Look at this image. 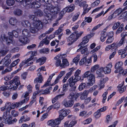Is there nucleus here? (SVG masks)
Returning <instances> with one entry per match:
<instances>
[{
	"instance_id": "79ce46f5",
	"label": "nucleus",
	"mask_w": 127,
	"mask_h": 127,
	"mask_svg": "<svg viewBox=\"0 0 127 127\" xmlns=\"http://www.w3.org/2000/svg\"><path fill=\"white\" fill-rule=\"evenodd\" d=\"M53 1L52 0H43L42 2V3L45 2L46 4H48L49 5V6H48V5H47V6L50 7L51 5V3Z\"/></svg>"
},
{
	"instance_id": "7c9ffc66",
	"label": "nucleus",
	"mask_w": 127,
	"mask_h": 127,
	"mask_svg": "<svg viewBox=\"0 0 127 127\" xmlns=\"http://www.w3.org/2000/svg\"><path fill=\"white\" fill-rule=\"evenodd\" d=\"M18 34V32L15 30H13L12 32H9L8 33V35H10L13 38L14 37H17Z\"/></svg>"
},
{
	"instance_id": "e433bc0d",
	"label": "nucleus",
	"mask_w": 127,
	"mask_h": 127,
	"mask_svg": "<svg viewBox=\"0 0 127 127\" xmlns=\"http://www.w3.org/2000/svg\"><path fill=\"white\" fill-rule=\"evenodd\" d=\"M107 36V33L105 32H104L101 34L100 38L101 41L102 42H104Z\"/></svg>"
},
{
	"instance_id": "ddd939ff",
	"label": "nucleus",
	"mask_w": 127,
	"mask_h": 127,
	"mask_svg": "<svg viewBox=\"0 0 127 127\" xmlns=\"http://www.w3.org/2000/svg\"><path fill=\"white\" fill-rule=\"evenodd\" d=\"M70 112L69 109H64L59 111V117L61 119H63L65 117H66Z\"/></svg>"
},
{
	"instance_id": "9b49d317",
	"label": "nucleus",
	"mask_w": 127,
	"mask_h": 127,
	"mask_svg": "<svg viewBox=\"0 0 127 127\" xmlns=\"http://www.w3.org/2000/svg\"><path fill=\"white\" fill-rule=\"evenodd\" d=\"M76 82V81L74 79L73 76H72L68 80L67 83L69 86L71 87H73L72 88V91H75L76 88V87L75 86H74Z\"/></svg>"
},
{
	"instance_id": "0eeeda50",
	"label": "nucleus",
	"mask_w": 127,
	"mask_h": 127,
	"mask_svg": "<svg viewBox=\"0 0 127 127\" xmlns=\"http://www.w3.org/2000/svg\"><path fill=\"white\" fill-rule=\"evenodd\" d=\"M11 84L8 88L11 90H16L19 85L21 84L19 80V77L18 76H15L13 79L11 80Z\"/></svg>"
},
{
	"instance_id": "f3484780",
	"label": "nucleus",
	"mask_w": 127,
	"mask_h": 127,
	"mask_svg": "<svg viewBox=\"0 0 127 127\" xmlns=\"http://www.w3.org/2000/svg\"><path fill=\"white\" fill-rule=\"evenodd\" d=\"M107 65L109 67L107 66L104 68L103 67V72L106 74H108L110 73L111 71V68L112 67V65L111 63H109Z\"/></svg>"
},
{
	"instance_id": "6ab92c4d",
	"label": "nucleus",
	"mask_w": 127,
	"mask_h": 127,
	"mask_svg": "<svg viewBox=\"0 0 127 127\" xmlns=\"http://www.w3.org/2000/svg\"><path fill=\"white\" fill-rule=\"evenodd\" d=\"M123 85V83H122L121 84H119L117 86V88H118V91L119 92L120 94H121L123 93L126 89V86H124L122 88Z\"/></svg>"
},
{
	"instance_id": "9d476101",
	"label": "nucleus",
	"mask_w": 127,
	"mask_h": 127,
	"mask_svg": "<svg viewBox=\"0 0 127 127\" xmlns=\"http://www.w3.org/2000/svg\"><path fill=\"white\" fill-rule=\"evenodd\" d=\"M63 56H64V58L66 56V54H62V53H60L54 58V59L56 60L55 65L56 67L60 66L61 67V61L60 58L61 57H63Z\"/></svg>"
},
{
	"instance_id": "4468645a",
	"label": "nucleus",
	"mask_w": 127,
	"mask_h": 127,
	"mask_svg": "<svg viewBox=\"0 0 127 127\" xmlns=\"http://www.w3.org/2000/svg\"><path fill=\"white\" fill-rule=\"evenodd\" d=\"M34 1L29 4L27 6L30 8H33L36 9L39 8L41 6L40 2L39 1ZM31 2V1H30Z\"/></svg>"
},
{
	"instance_id": "4d7b16f0",
	"label": "nucleus",
	"mask_w": 127,
	"mask_h": 127,
	"mask_svg": "<svg viewBox=\"0 0 127 127\" xmlns=\"http://www.w3.org/2000/svg\"><path fill=\"white\" fill-rule=\"evenodd\" d=\"M82 76H74V79L75 81L77 82L79 80H80L81 82H82L83 80H82Z\"/></svg>"
},
{
	"instance_id": "f257e3e1",
	"label": "nucleus",
	"mask_w": 127,
	"mask_h": 127,
	"mask_svg": "<svg viewBox=\"0 0 127 127\" xmlns=\"http://www.w3.org/2000/svg\"><path fill=\"white\" fill-rule=\"evenodd\" d=\"M32 17V18L33 27H31V24L28 21H26L25 23L26 26V27H30L31 32L34 33L37 32L36 29L39 30L42 29L43 27V23L39 20L36 16L33 15Z\"/></svg>"
},
{
	"instance_id": "20e7f679",
	"label": "nucleus",
	"mask_w": 127,
	"mask_h": 127,
	"mask_svg": "<svg viewBox=\"0 0 127 127\" xmlns=\"http://www.w3.org/2000/svg\"><path fill=\"white\" fill-rule=\"evenodd\" d=\"M49 11L50 13H46L45 17V20L47 21L46 23H48V22H50L52 20L54 15L59 12L60 9L58 7H55L50 9Z\"/></svg>"
},
{
	"instance_id": "ea45409f",
	"label": "nucleus",
	"mask_w": 127,
	"mask_h": 127,
	"mask_svg": "<svg viewBox=\"0 0 127 127\" xmlns=\"http://www.w3.org/2000/svg\"><path fill=\"white\" fill-rule=\"evenodd\" d=\"M101 114L100 111L98 110H97L95 112L94 114V116L96 119L99 118L101 116Z\"/></svg>"
},
{
	"instance_id": "3c124183",
	"label": "nucleus",
	"mask_w": 127,
	"mask_h": 127,
	"mask_svg": "<svg viewBox=\"0 0 127 127\" xmlns=\"http://www.w3.org/2000/svg\"><path fill=\"white\" fill-rule=\"evenodd\" d=\"M11 103L8 102H7L5 104L4 107L6 109V111H7V113L8 112H10L8 110V109L10 108V106L11 105Z\"/></svg>"
},
{
	"instance_id": "c9c22d12",
	"label": "nucleus",
	"mask_w": 127,
	"mask_h": 127,
	"mask_svg": "<svg viewBox=\"0 0 127 127\" xmlns=\"http://www.w3.org/2000/svg\"><path fill=\"white\" fill-rule=\"evenodd\" d=\"M120 17L121 19H124L125 21H127V11H126L122 13Z\"/></svg>"
},
{
	"instance_id": "0e129e2a",
	"label": "nucleus",
	"mask_w": 127,
	"mask_h": 127,
	"mask_svg": "<svg viewBox=\"0 0 127 127\" xmlns=\"http://www.w3.org/2000/svg\"><path fill=\"white\" fill-rule=\"evenodd\" d=\"M36 46V44H32V45H29L27 47V49L29 50H32Z\"/></svg>"
},
{
	"instance_id": "338daca9",
	"label": "nucleus",
	"mask_w": 127,
	"mask_h": 127,
	"mask_svg": "<svg viewBox=\"0 0 127 127\" xmlns=\"http://www.w3.org/2000/svg\"><path fill=\"white\" fill-rule=\"evenodd\" d=\"M28 73L27 72H24L21 75V78L25 80L26 79Z\"/></svg>"
},
{
	"instance_id": "774afa93",
	"label": "nucleus",
	"mask_w": 127,
	"mask_h": 127,
	"mask_svg": "<svg viewBox=\"0 0 127 127\" xmlns=\"http://www.w3.org/2000/svg\"><path fill=\"white\" fill-rule=\"evenodd\" d=\"M9 87L7 86L3 85L0 87V89L1 90V91H4L7 90L8 88Z\"/></svg>"
},
{
	"instance_id": "bf43d9fd",
	"label": "nucleus",
	"mask_w": 127,
	"mask_h": 127,
	"mask_svg": "<svg viewBox=\"0 0 127 127\" xmlns=\"http://www.w3.org/2000/svg\"><path fill=\"white\" fill-rule=\"evenodd\" d=\"M11 114L13 117H16L18 115L19 113L15 110H13L11 111Z\"/></svg>"
},
{
	"instance_id": "aec40b11",
	"label": "nucleus",
	"mask_w": 127,
	"mask_h": 127,
	"mask_svg": "<svg viewBox=\"0 0 127 127\" xmlns=\"http://www.w3.org/2000/svg\"><path fill=\"white\" fill-rule=\"evenodd\" d=\"M9 22L11 25L17 26L16 25L18 23V20L15 18H10Z\"/></svg>"
},
{
	"instance_id": "a18cd8bd",
	"label": "nucleus",
	"mask_w": 127,
	"mask_h": 127,
	"mask_svg": "<svg viewBox=\"0 0 127 127\" xmlns=\"http://www.w3.org/2000/svg\"><path fill=\"white\" fill-rule=\"evenodd\" d=\"M99 65L98 64H96L92 66L91 69V71L92 72H94L96 70L99 68Z\"/></svg>"
},
{
	"instance_id": "4be33fe9",
	"label": "nucleus",
	"mask_w": 127,
	"mask_h": 127,
	"mask_svg": "<svg viewBox=\"0 0 127 127\" xmlns=\"http://www.w3.org/2000/svg\"><path fill=\"white\" fill-rule=\"evenodd\" d=\"M75 5L74 4H71L69 6L65 8L64 10L66 12H71L73 11L74 9Z\"/></svg>"
},
{
	"instance_id": "b1692460",
	"label": "nucleus",
	"mask_w": 127,
	"mask_h": 127,
	"mask_svg": "<svg viewBox=\"0 0 127 127\" xmlns=\"http://www.w3.org/2000/svg\"><path fill=\"white\" fill-rule=\"evenodd\" d=\"M103 72V67H101L99 68L96 71V73L98 75V77L103 78L104 76V75L102 74Z\"/></svg>"
},
{
	"instance_id": "5701e85b",
	"label": "nucleus",
	"mask_w": 127,
	"mask_h": 127,
	"mask_svg": "<svg viewBox=\"0 0 127 127\" xmlns=\"http://www.w3.org/2000/svg\"><path fill=\"white\" fill-rule=\"evenodd\" d=\"M46 60V58L45 57H43L37 59L36 60V62L40 63L39 65H41L45 63Z\"/></svg>"
},
{
	"instance_id": "6e6552de",
	"label": "nucleus",
	"mask_w": 127,
	"mask_h": 127,
	"mask_svg": "<svg viewBox=\"0 0 127 127\" xmlns=\"http://www.w3.org/2000/svg\"><path fill=\"white\" fill-rule=\"evenodd\" d=\"M13 38V37L10 35H8V38L7 36H6L5 34H2L0 37V41L1 42L5 41L7 45H9L12 43Z\"/></svg>"
},
{
	"instance_id": "c03bdc74",
	"label": "nucleus",
	"mask_w": 127,
	"mask_h": 127,
	"mask_svg": "<svg viewBox=\"0 0 127 127\" xmlns=\"http://www.w3.org/2000/svg\"><path fill=\"white\" fill-rule=\"evenodd\" d=\"M63 94H60L54 97L52 99V102L54 103L56 102L58 100L59 98L61 97Z\"/></svg>"
},
{
	"instance_id": "a19ab883",
	"label": "nucleus",
	"mask_w": 127,
	"mask_h": 127,
	"mask_svg": "<svg viewBox=\"0 0 127 127\" xmlns=\"http://www.w3.org/2000/svg\"><path fill=\"white\" fill-rule=\"evenodd\" d=\"M123 12L122 11V10L121 8H120L115 11L113 13L114 15V14H117V15L119 16L120 15H121Z\"/></svg>"
},
{
	"instance_id": "72a5a7b5",
	"label": "nucleus",
	"mask_w": 127,
	"mask_h": 127,
	"mask_svg": "<svg viewBox=\"0 0 127 127\" xmlns=\"http://www.w3.org/2000/svg\"><path fill=\"white\" fill-rule=\"evenodd\" d=\"M87 83H86V84L85 83H81L79 86L78 87V89L80 91H81L83 90L85 87H87L88 86H89L87 85Z\"/></svg>"
},
{
	"instance_id": "f8f14e48",
	"label": "nucleus",
	"mask_w": 127,
	"mask_h": 127,
	"mask_svg": "<svg viewBox=\"0 0 127 127\" xmlns=\"http://www.w3.org/2000/svg\"><path fill=\"white\" fill-rule=\"evenodd\" d=\"M43 81V76L41 74L39 75L38 77L35 78L34 80V83L37 84L35 85L36 89L37 90H39V89L40 84L38 83H41Z\"/></svg>"
},
{
	"instance_id": "a878e982",
	"label": "nucleus",
	"mask_w": 127,
	"mask_h": 127,
	"mask_svg": "<svg viewBox=\"0 0 127 127\" xmlns=\"http://www.w3.org/2000/svg\"><path fill=\"white\" fill-rule=\"evenodd\" d=\"M65 73V71H62L60 72V74L56 78L55 80L54 83L57 84L59 81L60 78L64 75Z\"/></svg>"
},
{
	"instance_id": "c756f323",
	"label": "nucleus",
	"mask_w": 127,
	"mask_h": 127,
	"mask_svg": "<svg viewBox=\"0 0 127 127\" xmlns=\"http://www.w3.org/2000/svg\"><path fill=\"white\" fill-rule=\"evenodd\" d=\"M89 94V91L88 90H85L82 94L80 97L81 100H84L87 97Z\"/></svg>"
},
{
	"instance_id": "c85d7f7f",
	"label": "nucleus",
	"mask_w": 127,
	"mask_h": 127,
	"mask_svg": "<svg viewBox=\"0 0 127 127\" xmlns=\"http://www.w3.org/2000/svg\"><path fill=\"white\" fill-rule=\"evenodd\" d=\"M62 62V63L61 65L62 68H64L65 67L69 65V63L66 59H63Z\"/></svg>"
},
{
	"instance_id": "49530a36",
	"label": "nucleus",
	"mask_w": 127,
	"mask_h": 127,
	"mask_svg": "<svg viewBox=\"0 0 127 127\" xmlns=\"http://www.w3.org/2000/svg\"><path fill=\"white\" fill-rule=\"evenodd\" d=\"M47 123L49 125L51 126L52 127L56 126L54 120L53 119L49 120Z\"/></svg>"
},
{
	"instance_id": "dca6fc26",
	"label": "nucleus",
	"mask_w": 127,
	"mask_h": 127,
	"mask_svg": "<svg viewBox=\"0 0 127 127\" xmlns=\"http://www.w3.org/2000/svg\"><path fill=\"white\" fill-rule=\"evenodd\" d=\"M80 95L79 93H76L73 92H71L68 96V97L70 100H72L74 101V99L76 101L78 97Z\"/></svg>"
},
{
	"instance_id": "39448f33",
	"label": "nucleus",
	"mask_w": 127,
	"mask_h": 127,
	"mask_svg": "<svg viewBox=\"0 0 127 127\" xmlns=\"http://www.w3.org/2000/svg\"><path fill=\"white\" fill-rule=\"evenodd\" d=\"M22 33L23 36L19 37V41L22 45H25L29 42L28 37L30 36V33L28 30L24 29L22 31Z\"/></svg>"
},
{
	"instance_id": "2f4dec72",
	"label": "nucleus",
	"mask_w": 127,
	"mask_h": 127,
	"mask_svg": "<svg viewBox=\"0 0 127 127\" xmlns=\"http://www.w3.org/2000/svg\"><path fill=\"white\" fill-rule=\"evenodd\" d=\"M55 75V73H53L49 76V78L48 79L47 82L44 84L42 87H46L49 86V83L50 82L51 79Z\"/></svg>"
},
{
	"instance_id": "5fc2aeb1",
	"label": "nucleus",
	"mask_w": 127,
	"mask_h": 127,
	"mask_svg": "<svg viewBox=\"0 0 127 127\" xmlns=\"http://www.w3.org/2000/svg\"><path fill=\"white\" fill-rule=\"evenodd\" d=\"M25 102V99H24L23 100L20 102H18L15 103L16 106L17 108L19 107L20 106L22 105Z\"/></svg>"
},
{
	"instance_id": "7ed1b4c3",
	"label": "nucleus",
	"mask_w": 127,
	"mask_h": 127,
	"mask_svg": "<svg viewBox=\"0 0 127 127\" xmlns=\"http://www.w3.org/2000/svg\"><path fill=\"white\" fill-rule=\"evenodd\" d=\"M90 71H87L82 76V80H83L85 78H87L88 82L87 83V85L92 86L95 82V76Z\"/></svg>"
},
{
	"instance_id": "37998d69",
	"label": "nucleus",
	"mask_w": 127,
	"mask_h": 127,
	"mask_svg": "<svg viewBox=\"0 0 127 127\" xmlns=\"http://www.w3.org/2000/svg\"><path fill=\"white\" fill-rule=\"evenodd\" d=\"M34 14L37 16L41 17L43 15V13L41 10H38L35 12Z\"/></svg>"
},
{
	"instance_id": "e2e57ef3",
	"label": "nucleus",
	"mask_w": 127,
	"mask_h": 127,
	"mask_svg": "<svg viewBox=\"0 0 127 127\" xmlns=\"http://www.w3.org/2000/svg\"><path fill=\"white\" fill-rule=\"evenodd\" d=\"M100 1L99 0H97L95 1L91 5L92 7H95L97 6L100 3Z\"/></svg>"
},
{
	"instance_id": "f704fd0d",
	"label": "nucleus",
	"mask_w": 127,
	"mask_h": 127,
	"mask_svg": "<svg viewBox=\"0 0 127 127\" xmlns=\"http://www.w3.org/2000/svg\"><path fill=\"white\" fill-rule=\"evenodd\" d=\"M124 26V24H122L120 25L119 28L117 29L116 32V34H118L119 33L122 32L124 30L123 27Z\"/></svg>"
},
{
	"instance_id": "09e8293b",
	"label": "nucleus",
	"mask_w": 127,
	"mask_h": 127,
	"mask_svg": "<svg viewBox=\"0 0 127 127\" xmlns=\"http://www.w3.org/2000/svg\"><path fill=\"white\" fill-rule=\"evenodd\" d=\"M6 3L8 6H12L15 3V1L14 0H7Z\"/></svg>"
},
{
	"instance_id": "13d9d810",
	"label": "nucleus",
	"mask_w": 127,
	"mask_h": 127,
	"mask_svg": "<svg viewBox=\"0 0 127 127\" xmlns=\"http://www.w3.org/2000/svg\"><path fill=\"white\" fill-rule=\"evenodd\" d=\"M77 123V121L75 120H72L69 123L70 127H72L74 126Z\"/></svg>"
},
{
	"instance_id": "052dcab7",
	"label": "nucleus",
	"mask_w": 127,
	"mask_h": 127,
	"mask_svg": "<svg viewBox=\"0 0 127 127\" xmlns=\"http://www.w3.org/2000/svg\"><path fill=\"white\" fill-rule=\"evenodd\" d=\"M79 14L80 13L78 12L75 14L73 17V21H74L78 19Z\"/></svg>"
},
{
	"instance_id": "423d86ee",
	"label": "nucleus",
	"mask_w": 127,
	"mask_h": 127,
	"mask_svg": "<svg viewBox=\"0 0 127 127\" xmlns=\"http://www.w3.org/2000/svg\"><path fill=\"white\" fill-rule=\"evenodd\" d=\"M7 111L4 112L3 115L2 116V121L6 124L9 125H11L17 121V120L16 118L12 119V116L10 115L7 116Z\"/></svg>"
},
{
	"instance_id": "a211bd4d",
	"label": "nucleus",
	"mask_w": 127,
	"mask_h": 127,
	"mask_svg": "<svg viewBox=\"0 0 127 127\" xmlns=\"http://www.w3.org/2000/svg\"><path fill=\"white\" fill-rule=\"evenodd\" d=\"M74 101L72 100L68 99V100L64 101V105L66 107H68L72 106L73 104Z\"/></svg>"
},
{
	"instance_id": "2eb2a0df",
	"label": "nucleus",
	"mask_w": 127,
	"mask_h": 127,
	"mask_svg": "<svg viewBox=\"0 0 127 127\" xmlns=\"http://www.w3.org/2000/svg\"><path fill=\"white\" fill-rule=\"evenodd\" d=\"M121 36L122 37L118 43V46L119 47L121 46L124 43H125L126 39L125 37L127 36V32H124L121 34Z\"/></svg>"
},
{
	"instance_id": "f03ea898",
	"label": "nucleus",
	"mask_w": 127,
	"mask_h": 127,
	"mask_svg": "<svg viewBox=\"0 0 127 127\" xmlns=\"http://www.w3.org/2000/svg\"><path fill=\"white\" fill-rule=\"evenodd\" d=\"M79 25L78 24L75 25L72 28V30L74 32L68 37L67 41L69 43L67 44L68 46H70L74 42L77 41L82 35L83 33V31H80L78 32L76 30L78 28Z\"/></svg>"
},
{
	"instance_id": "412c9836",
	"label": "nucleus",
	"mask_w": 127,
	"mask_h": 127,
	"mask_svg": "<svg viewBox=\"0 0 127 127\" xmlns=\"http://www.w3.org/2000/svg\"><path fill=\"white\" fill-rule=\"evenodd\" d=\"M123 64V62L121 61L117 62L115 65V69H120L121 70H123L122 66Z\"/></svg>"
},
{
	"instance_id": "6e6d98bb",
	"label": "nucleus",
	"mask_w": 127,
	"mask_h": 127,
	"mask_svg": "<svg viewBox=\"0 0 127 127\" xmlns=\"http://www.w3.org/2000/svg\"><path fill=\"white\" fill-rule=\"evenodd\" d=\"M92 121V119L90 118H89L85 120L83 122V123L84 125L88 124L90 123Z\"/></svg>"
},
{
	"instance_id": "69168bd1",
	"label": "nucleus",
	"mask_w": 127,
	"mask_h": 127,
	"mask_svg": "<svg viewBox=\"0 0 127 127\" xmlns=\"http://www.w3.org/2000/svg\"><path fill=\"white\" fill-rule=\"evenodd\" d=\"M53 105H54V109H58L60 107V103L59 102H57Z\"/></svg>"
},
{
	"instance_id": "393cba45",
	"label": "nucleus",
	"mask_w": 127,
	"mask_h": 127,
	"mask_svg": "<svg viewBox=\"0 0 127 127\" xmlns=\"http://www.w3.org/2000/svg\"><path fill=\"white\" fill-rule=\"evenodd\" d=\"M18 2H22L23 5L24 6H27L30 3L31 0H15Z\"/></svg>"
},
{
	"instance_id": "603ef678",
	"label": "nucleus",
	"mask_w": 127,
	"mask_h": 127,
	"mask_svg": "<svg viewBox=\"0 0 127 127\" xmlns=\"http://www.w3.org/2000/svg\"><path fill=\"white\" fill-rule=\"evenodd\" d=\"M62 120L63 119H61V118H60L59 117V118H58L55 119L54 120L56 126H58V125L60 123L61 120Z\"/></svg>"
},
{
	"instance_id": "cd10ccee",
	"label": "nucleus",
	"mask_w": 127,
	"mask_h": 127,
	"mask_svg": "<svg viewBox=\"0 0 127 127\" xmlns=\"http://www.w3.org/2000/svg\"><path fill=\"white\" fill-rule=\"evenodd\" d=\"M89 35H88L84 36L82 39V41L80 44V45H84L87 43L89 41L88 36H89Z\"/></svg>"
},
{
	"instance_id": "864d4df0",
	"label": "nucleus",
	"mask_w": 127,
	"mask_h": 127,
	"mask_svg": "<svg viewBox=\"0 0 127 127\" xmlns=\"http://www.w3.org/2000/svg\"><path fill=\"white\" fill-rule=\"evenodd\" d=\"M68 84L67 83L64 84L63 86V92H66L68 89Z\"/></svg>"
},
{
	"instance_id": "8fccbe9b",
	"label": "nucleus",
	"mask_w": 127,
	"mask_h": 127,
	"mask_svg": "<svg viewBox=\"0 0 127 127\" xmlns=\"http://www.w3.org/2000/svg\"><path fill=\"white\" fill-rule=\"evenodd\" d=\"M120 24V22H118L117 23H115L112 27L113 29V30H116L119 27Z\"/></svg>"
},
{
	"instance_id": "4c0bfd02",
	"label": "nucleus",
	"mask_w": 127,
	"mask_h": 127,
	"mask_svg": "<svg viewBox=\"0 0 127 127\" xmlns=\"http://www.w3.org/2000/svg\"><path fill=\"white\" fill-rule=\"evenodd\" d=\"M20 60L19 59H17L16 60L13 62L11 64L10 66V67H11V68L14 66H15L20 61Z\"/></svg>"
},
{
	"instance_id": "58836bf2",
	"label": "nucleus",
	"mask_w": 127,
	"mask_h": 127,
	"mask_svg": "<svg viewBox=\"0 0 127 127\" xmlns=\"http://www.w3.org/2000/svg\"><path fill=\"white\" fill-rule=\"evenodd\" d=\"M14 14L16 15L20 16L22 14V11L20 9H17L14 12Z\"/></svg>"
},
{
	"instance_id": "bb28decb",
	"label": "nucleus",
	"mask_w": 127,
	"mask_h": 127,
	"mask_svg": "<svg viewBox=\"0 0 127 127\" xmlns=\"http://www.w3.org/2000/svg\"><path fill=\"white\" fill-rule=\"evenodd\" d=\"M118 53L119 55H121V57L122 58H125L127 55V53L126 52V51L124 50L121 49L118 51Z\"/></svg>"
},
{
	"instance_id": "1a4fd4ad",
	"label": "nucleus",
	"mask_w": 127,
	"mask_h": 127,
	"mask_svg": "<svg viewBox=\"0 0 127 127\" xmlns=\"http://www.w3.org/2000/svg\"><path fill=\"white\" fill-rule=\"evenodd\" d=\"M92 62L91 57H90L87 59L86 57H85L81 59L79 64L81 65H84L86 66H89L91 65Z\"/></svg>"
},
{
	"instance_id": "680f3d73",
	"label": "nucleus",
	"mask_w": 127,
	"mask_h": 127,
	"mask_svg": "<svg viewBox=\"0 0 127 127\" xmlns=\"http://www.w3.org/2000/svg\"><path fill=\"white\" fill-rule=\"evenodd\" d=\"M79 60V56H77L73 59V63H75L76 64H77L78 63Z\"/></svg>"
},
{
	"instance_id": "de8ad7c7",
	"label": "nucleus",
	"mask_w": 127,
	"mask_h": 127,
	"mask_svg": "<svg viewBox=\"0 0 127 127\" xmlns=\"http://www.w3.org/2000/svg\"><path fill=\"white\" fill-rule=\"evenodd\" d=\"M110 45L111 49L114 50H116L119 47L118 46V44H117L115 42L111 44Z\"/></svg>"
},
{
	"instance_id": "473e14b6",
	"label": "nucleus",
	"mask_w": 127,
	"mask_h": 127,
	"mask_svg": "<svg viewBox=\"0 0 127 127\" xmlns=\"http://www.w3.org/2000/svg\"><path fill=\"white\" fill-rule=\"evenodd\" d=\"M108 38L106 40V43L109 44L111 43L114 40L113 34V33L111 34L110 35H108Z\"/></svg>"
}]
</instances>
